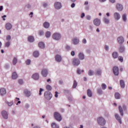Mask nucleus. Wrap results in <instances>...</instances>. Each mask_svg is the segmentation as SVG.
I'll return each instance as SVG.
<instances>
[{
  "label": "nucleus",
  "instance_id": "423d86ee",
  "mask_svg": "<svg viewBox=\"0 0 128 128\" xmlns=\"http://www.w3.org/2000/svg\"><path fill=\"white\" fill-rule=\"evenodd\" d=\"M93 24L96 26H100L101 24L100 19H99L98 18H95L93 21Z\"/></svg>",
  "mask_w": 128,
  "mask_h": 128
},
{
  "label": "nucleus",
  "instance_id": "2f4dec72",
  "mask_svg": "<svg viewBox=\"0 0 128 128\" xmlns=\"http://www.w3.org/2000/svg\"><path fill=\"white\" fill-rule=\"evenodd\" d=\"M88 76H92L94 74V72L93 70H90L88 71Z\"/></svg>",
  "mask_w": 128,
  "mask_h": 128
},
{
  "label": "nucleus",
  "instance_id": "8fccbe9b",
  "mask_svg": "<svg viewBox=\"0 0 128 128\" xmlns=\"http://www.w3.org/2000/svg\"><path fill=\"white\" fill-rule=\"evenodd\" d=\"M86 20H92V16L90 15H87L86 16Z\"/></svg>",
  "mask_w": 128,
  "mask_h": 128
},
{
  "label": "nucleus",
  "instance_id": "49530a36",
  "mask_svg": "<svg viewBox=\"0 0 128 128\" xmlns=\"http://www.w3.org/2000/svg\"><path fill=\"white\" fill-rule=\"evenodd\" d=\"M26 8H28V10H32V5L30 4H28L27 5H26Z\"/></svg>",
  "mask_w": 128,
  "mask_h": 128
},
{
  "label": "nucleus",
  "instance_id": "9b49d317",
  "mask_svg": "<svg viewBox=\"0 0 128 128\" xmlns=\"http://www.w3.org/2000/svg\"><path fill=\"white\" fill-rule=\"evenodd\" d=\"M24 94L26 96H27V98H30V96H32V92H30V91L28 89L24 90Z\"/></svg>",
  "mask_w": 128,
  "mask_h": 128
},
{
  "label": "nucleus",
  "instance_id": "f03ea898",
  "mask_svg": "<svg viewBox=\"0 0 128 128\" xmlns=\"http://www.w3.org/2000/svg\"><path fill=\"white\" fill-rule=\"evenodd\" d=\"M52 38L54 40H60L62 38V35L58 32H55L52 35Z\"/></svg>",
  "mask_w": 128,
  "mask_h": 128
},
{
  "label": "nucleus",
  "instance_id": "ddd939ff",
  "mask_svg": "<svg viewBox=\"0 0 128 128\" xmlns=\"http://www.w3.org/2000/svg\"><path fill=\"white\" fill-rule=\"evenodd\" d=\"M80 42V39L78 38H74L72 39V44L74 45L78 44Z\"/></svg>",
  "mask_w": 128,
  "mask_h": 128
},
{
  "label": "nucleus",
  "instance_id": "a19ab883",
  "mask_svg": "<svg viewBox=\"0 0 128 128\" xmlns=\"http://www.w3.org/2000/svg\"><path fill=\"white\" fill-rule=\"evenodd\" d=\"M78 86V82H76V80H74V81L72 88H76Z\"/></svg>",
  "mask_w": 128,
  "mask_h": 128
},
{
  "label": "nucleus",
  "instance_id": "0eeeda50",
  "mask_svg": "<svg viewBox=\"0 0 128 128\" xmlns=\"http://www.w3.org/2000/svg\"><path fill=\"white\" fill-rule=\"evenodd\" d=\"M98 124H100V126H104L106 124V120L102 118V117H100L98 119Z\"/></svg>",
  "mask_w": 128,
  "mask_h": 128
},
{
  "label": "nucleus",
  "instance_id": "ea45409f",
  "mask_svg": "<svg viewBox=\"0 0 128 128\" xmlns=\"http://www.w3.org/2000/svg\"><path fill=\"white\" fill-rule=\"evenodd\" d=\"M17 62H18V58H16V57H14L12 60L13 65L16 66V64Z\"/></svg>",
  "mask_w": 128,
  "mask_h": 128
},
{
  "label": "nucleus",
  "instance_id": "4c0bfd02",
  "mask_svg": "<svg viewBox=\"0 0 128 128\" xmlns=\"http://www.w3.org/2000/svg\"><path fill=\"white\" fill-rule=\"evenodd\" d=\"M42 6H43L44 8H46L48 6V2H43L42 3Z\"/></svg>",
  "mask_w": 128,
  "mask_h": 128
},
{
  "label": "nucleus",
  "instance_id": "6ab92c4d",
  "mask_svg": "<svg viewBox=\"0 0 128 128\" xmlns=\"http://www.w3.org/2000/svg\"><path fill=\"white\" fill-rule=\"evenodd\" d=\"M55 58L57 62H62V56H60V55H56L55 56Z\"/></svg>",
  "mask_w": 128,
  "mask_h": 128
},
{
  "label": "nucleus",
  "instance_id": "c85d7f7f",
  "mask_svg": "<svg viewBox=\"0 0 128 128\" xmlns=\"http://www.w3.org/2000/svg\"><path fill=\"white\" fill-rule=\"evenodd\" d=\"M40 56V52H38V51H34L33 52V56H34V58H38Z\"/></svg>",
  "mask_w": 128,
  "mask_h": 128
},
{
  "label": "nucleus",
  "instance_id": "864d4df0",
  "mask_svg": "<svg viewBox=\"0 0 128 128\" xmlns=\"http://www.w3.org/2000/svg\"><path fill=\"white\" fill-rule=\"evenodd\" d=\"M7 104L9 106H12L14 104V102H7Z\"/></svg>",
  "mask_w": 128,
  "mask_h": 128
},
{
  "label": "nucleus",
  "instance_id": "37998d69",
  "mask_svg": "<svg viewBox=\"0 0 128 128\" xmlns=\"http://www.w3.org/2000/svg\"><path fill=\"white\" fill-rule=\"evenodd\" d=\"M97 92L98 94L102 95V88H100L97 90Z\"/></svg>",
  "mask_w": 128,
  "mask_h": 128
},
{
  "label": "nucleus",
  "instance_id": "473e14b6",
  "mask_svg": "<svg viewBox=\"0 0 128 128\" xmlns=\"http://www.w3.org/2000/svg\"><path fill=\"white\" fill-rule=\"evenodd\" d=\"M87 94L89 98H92V90H90L88 89L87 90Z\"/></svg>",
  "mask_w": 128,
  "mask_h": 128
},
{
  "label": "nucleus",
  "instance_id": "c03bdc74",
  "mask_svg": "<svg viewBox=\"0 0 128 128\" xmlns=\"http://www.w3.org/2000/svg\"><path fill=\"white\" fill-rule=\"evenodd\" d=\"M122 18L124 22H126V14H124L122 15Z\"/></svg>",
  "mask_w": 128,
  "mask_h": 128
},
{
  "label": "nucleus",
  "instance_id": "cd10ccee",
  "mask_svg": "<svg viewBox=\"0 0 128 128\" xmlns=\"http://www.w3.org/2000/svg\"><path fill=\"white\" fill-rule=\"evenodd\" d=\"M28 41L30 42H34V38L33 36H29L28 37Z\"/></svg>",
  "mask_w": 128,
  "mask_h": 128
},
{
  "label": "nucleus",
  "instance_id": "5fc2aeb1",
  "mask_svg": "<svg viewBox=\"0 0 128 128\" xmlns=\"http://www.w3.org/2000/svg\"><path fill=\"white\" fill-rule=\"evenodd\" d=\"M6 40L8 41L10 40H12V37L8 35L6 37Z\"/></svg>",
  "mask_w": 128,
  "mask_h": 128
},
{
  "label": "nucleus",
  "instance_id": "aec40b11",
  "mask_svg": "<svg viewBox=\"0 0 128 128\" xmlns=\"http://www.w3.org/2000/svg\"><path fill=\"white\" fill-rule=\"evenodd\" d=\"M103 22L106 24H110V19L106 18V16H104L103 18Z\"/></svg>",
  "mask_w": 128,
  "mask_h": 128
},
{
  "label": "nucleus",
  "instance_id": "79ce46f5",
  "mask_svg": "<svg viewBox=\"0 0 128 128\" xmlns=\"http://www.w3.org/2000/svg\"><path fill=\"white\" fill-rule=\"evenodd\" d=\"M38 34L40 36H44V32L42 30H40L38 31Z\"/></svg>",
  "mask_w": 128,
  "mask_h": 128
},
{
  "label": "nucleus",
  "instance_id": "72a5a7b5",
  "mask_svg": "<svg viewBox=\"0 0 128 128\" xmlns=\"http://www.w3.org/2000/svg\"><path fill=\"white\" fill-rule=\"evenodd\" d=\"M51 35H52V32H50V31L46 32L45 36L46 38H50Z\"/></svg>",
  "mask_w": 128,
  "mask_h": 128
},
{
  "label": "nucleus",
  "instance_id": "39448f33",
  "mask_svg": "<svg viewBox=\"0 0 128 128\" xmlns=\"http://www.w3.org/2000/svg\"><path fill=\"white\" fill-rule=\"evenodd\" d=\"M117 42L118 44L120 46H122L124 43V38L122 36H119L117 38Z\"/></svg>",
  "mask_w": 128,
  "mask_h": 128
},
{
  "label": "nucleus",
  "instance_id": "6e6552de",
  "mask_svg": "<svg viewBox=\"0 0 128 128\" xmlns=\"http://www.w3.org/2000/svg\"><path fill=\"white\" fill-rule=\"evenodd\" d=\"M54 6L56 10H60L62 8V4L60 2H56L54 4Z\"/></svg>",
  "mask_w": 128,
  "mask_h": 128
},
{
  "label": "nucleus",
  "instance_id": "dca6fc26",
  "mask_svg": "<svg viewBox=\"0 0 128 128\" xmlns=\"http://www.w3.org/2000/svg\"><path fill=\"white\" fill-rule=\"evenodd\" d=\"M32 78L35 80H39L40 78V74L38 73H35L32 74Z\"/></svg>",
  "mask_w": 128,
  "mask_h": 128
},
{
  "label": "nucleus",
  "instance_id": "58836bf2",
  "mask_svg": "<svg viewBox=\"0 0 128 128\" xmlns=\"http://www.w3.org/2000/svg\"><path fill=\"white\" fill-rule=\"evenodd\" d=\"M52 128H60V126H58V124L53 122L52 124Z\"/></svg>",
  "mask_w": 128,
  "mask_h": 128
},
{
  "label": "nucleus",
  "instance_id": "69168bd1",
  "mask_svg": "<svg viewBox=\"0 0 128 128\" xmlns=\"http://www.w3.org/2000/svg\"><path fill=\"white\" fill-rule=\"evenodd\" d=\"M64 94H69L70 90H64Z\"/></svg>",
  "mask_w": 128,
  "mask_h": 128
},
{
  "label": "nucleus",
  "instance_id": "3c124183",
  "mask_svg": "<svg viewBox=\"0 0 128 128\" xmlns=\"http://www.w3.org/2000/svg\"><path fill=\"white\" fill-rule=\"evenodd\" d=\"M118 60H120L121 62H124V58L122 56H119Z\"/></svg>",
  "mask_w": 128,
  "mask_h": 128
},
{
  "label": "nucleus",
  "instance_id": "393cba45",
  "mask_svg": "<svg viewBox=\"0 0 128 128\" xmlns=\"http://www.w3.org/2000/svg\"><path fill=\"white\" fill-rule=\"evenodd\" d=\"M112 56L114 58H118V53L116 52H114L112 54Z\"/></svg>",
  "mask_w": 128,
  "mask_h": 128
},
{
  "label": "nucleus",
  "instance_id": "4be33fe9",
  "mask_svg": "<svg viewBox=\"0 0 128 128\" xmlns=\"http://www.w3.org/2000/svg\"><path fill=\"white\" fill-rule=\"evenodd\" d=\"M120 83L122 88H126V84H124V80H120Z\"/></svg>",
  "mask_w": 128,
  "mask_h": 128
},
{
  "label": "nucleus",
  "instance_id": "f3484780",
  "mask_svg": "<svg viewBox=\"0 0 128 128\" xmlns=\"http://www.w3.org/2000/svg\"><path fill=\"white\" fill-rule=\"evenodd\" d=\"M115 117L116 120H118V122L120 124H122V118H120V115H118V114H115Z\"/></svg>",
  "mask_w": 128,
  "mask_h": 128
},
{
  "label": "nucleus",
  "instance_id": "bb28decb",
  "mask_svg": "<svg viewBox=\"0 0 128 128\" xmlns=\"http://www.w3.org/2000/svg\"><path fill=\"white\" fill-rule=\"evenodd\" d=\"M38 46L40 48H46V45L43 42H40L38 43Z\"/></svg>",
  "mask_w": 128,
  "mask_h": 128
},
{
  "label": "nucleus",
  "instance_id": "e433bc0d",
  "mask_svg": "<svg viewBox=\"0 0 128 128\" xmlns=\"http://www.w3.org/2000/svg\"><path fill=\"white\" fill-rule=\"evenodd\" d=\"M118 110L121 116H124V110H122V106H119Z\"/></svg>",
  "mask_w": 128,
  "mask_h": 128
},
{
  "label": "nucleus",
  "instance_id": "2eb2a0df",
  "mask_svg": "<svg viewBox=\"0 0 128 128\" xmlns=\"http://www.w3.org/2000/svg\"><path fill=\"white\" fill-rule=\"evenodd\" d=\"M6 28L7 30H10L12 28V24L8 22L6 24Z\"/></svg>",
  "mask_w": 128,
  "mask_h": 128
},
{
  "label": "nucleus",
  "instance_id": "1a4fd4ad",
  "mask_svg": "<svg viewBox=\"0 0 128 128\" xmlns=\"http://www.w3.org/2000/svg\"><path fill=\"white\" fill-rule=\"evenodd\" d=\"M113 73L114 74V76H118V74H120L118 67L114 66L113 68Z\"/></svg>",
  "mask_w": 128,
  "mask_h": 128
},
{
  "label": "nucleus",
  "instance_id": "c9c22d12",
  "mask_svg": "<svg viewBox=\"0 0 128 128\" xmlns=\"http://www.w3.org/2000/svg\"><path fill=\"white\" fill-rule=\"evenodd\" d=\"M46 90H48L47 92H50L52 90V87L50 84H47L46 86Z\"/></svg>",
  "mask_w": 128,
  "mask_h": 128
},
{
  "label": "nucleus",
  "instance_id": "a211bd4d",
  "mask_svg": "<svg viewBox=\"0 0 128 128\" xmlns=\"http://www.w3.org/2000/svg\"><path fill=\"white\" fill-rule=\"evenodd\" d=\"M48 71L46 69H43L42 71V74L44 76V78H46L48 76Z\"/></svg>",
  "mask_w": 128,
  "mask_h": 128
},
{
  "label": "nucleus",
  "instance_id": "603ef678",
  "mask_svg": "<svg viewBox=\"0 0 128 128\" xmlns=\"http://www.w3.org/2000/svg\"><path fill=\"white\" fill-rule=\"evenodd\" d=\"M86 38H83L82 40V43L84 44H86Z\"/></svg>",
  "mask_w": 128,
  "mask_h": 128
},
{
  "label": "nucleus",
  "instance_id": "de8ad7c7",
  "mask_svg": "<svg viewBox=\"0 0 128 128\" xmlns=\"http://www.w3.org/2000/svg\"><path fill=\"white\" fill-rule=\"evenodd\" d=\"M26 62L27 66H30V62H32V60H30V59H28L26 60Z\"/></svg>",
  "mask_w": 128,
  "mask_h": 128
},
{
  "label": "nucleus",
  "instance_id": "774afa93",
  "mask_svg": "<svg viewBox=\"0 0 128 128\" xmlns=\"http://www.w3.org/2000/svg\"><path fill=\"white\" fill-rule=\"evenodd\" d=\"M74 6H76V4H74V2H73V3L71 4V8H74Z\"/></svg>",
  "mask_w": 128,
  "mask_h": 128
},
{
  "label": "nucleus",
  "instance_id": "9d476101",
  "mask_svg": "<svg viewBox=\"0 0 128 128\" xmlns=\"http://www.w3.org/2000/svg\"><path fill=\"white\" fill-rule=\"evenodd\" d=\"M2 116L4 120H8V112L6 110H3L2 112Z\"/></svg>",
  "mask_w": 128,
  "mask_h": 128
},
{
  "label": "nucleus",
  "instance_id": "a18cd8bd",
  "mask_svg": "<svg viewBox=\"0 0 128 128\" xmlns=\"http://www.w3.org/2000/svg\"><path fill=\"white\" fill-rule=\"evenodd\" d=\"M102 90H106V84L104 83H103L101 85Z\"/></svg>",
  "mask_w": 128,
  "mask_h": 128
},
{
  "label": "nucleus",
  "instance_id": "6e6d98bb",
  "mask_svg": "<svg viewBox=\"0 0 128 128\" xmlns=\"http://www.w3.org/2000/svg\"><path fill=\"white\" fill-rule=\"evenodd\" d=\"M10 46V42H6V44H5L6 48H8V46Z\"/></svg>",
  "mask_w": 128,
  "mask_h": 128
},
{
  "label": "nucleus",
  "instance_id": "e2e57ef3",
  "mask_svg": "<svg viewBox=\"0 0 128 128\" xmlns=\"http://www.w3.org/2000/svg\"><path fill=\"white\" fill-rule=\"evenodd\" d=\"M18 100H20V98H16L14 101V104H16V102H18Z\"/></svg>",
  "mask_w": 128,
  "mask_h": 128
},
{
  "label": "nucleus",
  "instance_id": "f704fd0d",
  "mask_svg": "<svg viewBox=\"0 0 128 128\" xmlns=\"http://www.w3.org/2000/svg\"><path fill=\"white\" fill-rule=\"evenodd\" d=\"M96 76H102V70L98 69L96 70Z\"/></svg>",
  "mask_w": 128,
  "mask_h": 128
},
{
  "label": "nucleus",
  "instance_id": "0e129e2a",
  "mask_svg": "<svg viewBox=\"0 0 128 128\" xmlns=\"http://www.w3.org/2000/svg\"><path fill=\"white\" fill-rule=\"evenodd\" d=\"M86 10H90V6H86L85 7Z\"/></svg>",
  "mask_w": 128,
  "mask_h": 128
},
{
  "label": "nucleus",
  "instance_id": "4d7b16f0",
  "mask_svg": "<svg viewBox=\"0 0 128 128\" xmlns=\"http://www.w3.org/2000/svg\"><path fill=\"white\" fill-rule=\"evenodd\" d=\"M4 68H6V70H8V68H10V64H6L4 66Z\"/></svg>",
  "mask_w": 128,
  "mask_h": 128
},
{
  "label": "nucleus",
  "instance_id": "f257e3e1",
  "mask_svg": "<svg viewBox=\"0 0 128 128\" xmlns=\"http://www.w3.org/2000/svg\"><path fill=\"white\" fill-rule=\"evenodd\" d=\"M44 98L47 100H50L52 98V94L50 91H46L44 92Z\"/></svg>",
  "mask_w": 128,
  "mask_h": 128
},
{
  "label": "nucleus",
  "instance_id": "5701e85b",
  "mask_svg": "<svg viewBox=\"0 0 128 128\" xmlns=\"http://www.w3.org/2000/svg\"><path fill=\"white\" fill-rule=\"evenodd\" d=\"M115 98L116 100H120L122 98L120 94L118 92H116L114 94Z\"/></svg>",
  "mask_w": 128,
  "mask_h": 128
},
{
  "label": "nucleus",
  "instance_id": "4468645a",
  "mask_svg": "<svg viewBox=\"0 0 128 128\" xmlns=\"http://www.w3.org/2000/svg\"><path fill=\"white\" fill-rule=\"evenodd\" d=\"M116 9L118 12H122V10H124V7L122 6V4H117L116 6Z\"/></svg>",
  "mask_w": 128,
  "mask_h": 128
},
{
  "label": "nucleus",
  "instance_id": "338daca9",
  "mask_svg": "<svg viewBox=\"0 0 128 128\" xmlns=\"http://www.w3.org/2000/svg\"><path fill=\"white\" fill-rule=\"evenodd\" d=\"M68 100H70V102H72V96H68Z\"/></svg>",
  "mask_w": 128,
  "mask_h": 128
},
{
  "label": "nucleus",
  "instance_id": "412c9836",
  "mask_svg": "<svg viewBox=\"0 0 128 128\" xmlns=\"http://www.w3.org/2000/svg\"><path fill=\"white\" fill-rule=\"evenodd\" d=\"M6 94V90L5 88H2L0 90V96H4Z\"/></svg>",
  "mask_w": 128,
  "mask_h": 128
},
{
  "label": "nucleus",
  "instance_id": "bf43d9fd",
  "mask_svg": "<svg viewBox=\"0 0 128 128\" xmlns=\"http://www.w3.org/2000/svg\"><path fill=\"white\" fill-rule=\"evenodd\" d=\"M77 74H82V71L80 70V68H78Z\"/></svg>",
  "mask_w": 128,
  "mask_h": 128
},
{
  "label": "nucleus",
  "instance_id": "680f3d73",
  "mask_svg": "<svg viewBox=\"0 0 128 128\" xmlns=\"http://www.w3.org/2000/svg\"><path fill=\"white\" fill-rule=\"evenodd\" d=\"M18 83L20 84H24V81L20 79L18 80Z\"/></svg>",
  "mask_w": 128,
  "mask_h": 128
},
{
  "label": "nucleus",
  "instance_id": "b1692460",
  "mask_svg": "<svg viewBox=\"0 0 128 128\" xmlns=\"http://www.w3.org/2000/svg\"><path fill=\"white\" fill-rule=\"evenodd\" d=\"M124 50H126V48H124V46H120L119 48L120 52H121V53L124 52Z\"/></svg>",
  "mask_w": 128,
  "mask_h": 128
},
{
  "label": "nucleus",
  "instance_id": "f8f14e48",
  "mask_svg": "<svg viewBox=\"0 0 128 128\" xmlns=\"http://www.w3.org/2000/svg\"><path fill=\"white\" fill-rule=\"evenodd\" d=\"M114 16L116 20H118L120 18V14L118 12H114Z\"/></svg>",
  "mask_w": 128,
  "mask_h": 128
},
{
  "label": "nucleus",
  "instance_id": "7c9ffc66",
  "mask_svg": "<svg viewBox=\"0 0 128 128\" xmlns=\"http://www.w3.org/2000/svg\"><path fill=\"white\" fill-rule=\"evenodd\" d=\"M18 74L16 72H14L12 74V80H16L18 78Z\"/></svg>",
  "mask_w": 128,
  "mask_h": 128
},
{
  "label": "nucleus",
  "instance_id": "7ed1b4c3",
  "mask_svg": "<svg viewBox=\"0 0 128 128\" xmlns=\"http://www.w3.org/2000/svg\"><path fill=\"white\" fill-rule=\"evenodd\" d=\"M72 64L74 66H78L80 64V60L78 58H74L72 60Z\"/></svg>",
  "mask_w": 128,
  "mask_h": 128
},
{
  "label": "nucleus",
  "instance_id": "13d9d810",
  "mask_svg": "<svg viewBox=\"0 0 128 128\" xmlns=\"http://www.w3.org/2000/svg\"><path fill=\"white\" fill-rule=\"evenodd\" d=\"M104 48L106 50H110V47L106 45L104 46Z\"/></svg>",
  "mask_w": 128,
  "mask_h": 128
},
{
  "label": "nucleus",
  "instance_id": "09e8293b",
  "mask_svg": "<svg viewBox=\"0 0 128 128\" xmlns=\"http://www.w3.org/2000/svg\"><path fill=\"white\" fill-rule=\"evenodd\" d=\"M66 50H72V48H70V46L68 45H66Z\"/></svg>",
  "mask_w": 128,
  "mask_h": 128
},
{
  "label": "nucleus",
  "instance_id": "c756f323",
  "mask_svg": "<svg viewBox=\"0 0 128 128\" xmlns=\"http://www.w3.org/2000/svg\"><path fill=\"white\" fill-rule=\"evenodd\" d=\"M78 58L82 60H84V54H82V52H80L78 54Z\"/></svg>",
  "mask_w": 128,
  "mask_h": 128
},
{
  "label": "nucleus",
  "instance_id": "20e7f679",
  "mask_svg": "<svg viewBox=\"0 0 128 128\" xmlns=\"http://www.w3.org/2000/svg\"><path fill=\"white\" fill-rule=\"evenodd\" d=\"M54 118L56 120H58V122H60L62 120V116H60V114L58 112H54Z\"/></svg>",
  "mask_w": 128,
  "mask_h": 128
},
{
  "label": "nucleus",
  "instance_id": "052dcab7",
  "mask_svg": "<svg viewBox=\"0 0 128 128\" xmlns=\"http://www.w3.org/2000/svg\"><path fill=\"white\" fill-rule=\"evenodd\" d=\"M42 90H44V89L40 88V91H39V96H42Z\"/></svg>",
  "mask_w": 128,
  "mask_h": 128
},
{
  "label": "nucleus",
  "instance_id": "a878e982",
  "mask_svg": "<svg viewBox=\"0 0 128 128\" xmlns=\"http://www.w3.org/2000/svg\"><path fill=\"white\" fill-rule=\"evenodd\" d=\"M50 24L48 22H46L43 24V26H44V28H50Z\"/></svg>",
  "mask_w": 128,
  "mask_h": 128
}]
</instances>
